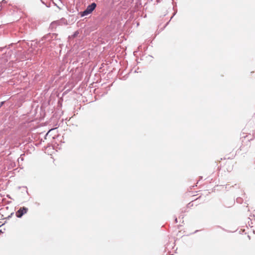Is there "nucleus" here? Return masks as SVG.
Listing matches in <instances>:
<instances>
[{
  "mask_svg": "<svg viewBox=\"0 0 255 255\" xmlns=\"http://www.w3.org/2000/svg\"><path fill=\"white\" fill-rule=\"evenodd\" d=\"M96 4L92 3L91 4L88 5L85 10L83 12L82 15L85 16L91 13L96 8Z\"/></svg>",
  "mask_w": 255,
  "mask_h": 255,
  "instance_id": "f257e3e1",
  "label": "nucleus"
},
{
  "mask_svg": "<svg viewBox=\"0 0 255 255\" xmlns=\"http://www.w3.org/2000/svg\"><path fill=\"white\" fill-rule=\"evenodd\" d=\"M28 209L24 207H21L16 212V216L18 218H21L24 214H26L27 212Z\"/></svg>",
  "mask_w": 255,
  "mask_h": 255,
  "instance_id": "f03ea898",
  "label": "nucleus"
},
{
  "mask_svg": "<svg viewBox=\"0 0 255 255\" xmlns=\"http://www.w3.org/2000/svg\"><path fill=\"white\" fill-rule=\"evenodd\" d=\"M3 104V102H1L0 103V108L2 106V105Z\"/></svg>",
  "mask_w": 255,
  "mask_h": 255,
  "instance_id": "7ed1b4c3",
  "label": "nucleus"
},
{
  "mask_svg": "<svg viewBox=\"0 0 255 255\" xmlns=\"http://www.w3.org/2000/svg\"><path fill=\"white\" fill-rule=\"evenodd\" d=\"M175 223H177V218H176L175 219Z\"/></svg>",
  "mask_w": 255,
  "mask_h": 255,
  "instance_id": "20e7f679",
  "label": "nucleus"
},
{
  "mask_svg": "<svg viewBox=\"0 0 255 255\" xmlns=\"http://www.w3.org/2000/svg\"><path fill=\"white\" fill-rule=\"evenodd\" d=\"M1 6V4L0 3V7Z\"/></svg>",
  "mask_w": 255,
  "mask_h": 255,
  "instance_id": "39448f33",
  "label": "nucleus"
}]
</instances>
